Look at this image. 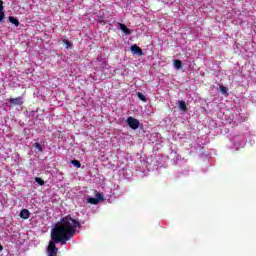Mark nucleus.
I'll list each match as a JSON object with an SVG mask.
<instances>
[{"mask_svg":"<svg viewBox=\"0 0 256 256\" xmlns=\"http://www.w3.org/2000/svg\"><path fill=\"white\" fill-rule=\"evenodd\" d=\"M126 122L130 129H133L134 131L139 129L140 122L137 120V118L130 116L127 118Z\"/></svg>","mask_w":256,"mask_h":256,"instance_id":"obj_2","label":"nucleus"},{"mask_svg":"<svg viewBox=\"0 0 256 256\" xmlns=\"http://www.w3.org/2000/svg\"><path fill=\"white\" fill-rule=\"evenodd\" d=\"M71 163L74 167H77V169H81V162H79V160H72Z\"/></svg>","mask_w":256,"mask_h":256,"instance_id":"obj_11","label":"nucleus"},{"mask_svg":"<svg viewBox=\"0 0 256 256\" xmlns=\"http://www.w3.org/2000/svg\"><path fill=\"white\" fill-rule=\"evenodd\" d=\"M98 23H99L100 25H105V24H106L105 20H103V16H100V17L98 18Z\"/></svg>","mask_w":256,"mask_h":256,"instance_id":"obj_17","label":"nucleus"},{"mask_svg":"<svg viewBox=\"0 0 256 256\" xmlns=\"http://www.w3.org/2000/svg\"><path fill=\"white\" fill-rule=\"evenodd\" d=\"M179 109H181V111H187V103H185V101H180Z\"/></svg>","mask_w":256,"mask_h":256,"instance_id":"obj_10","label":"nucleus"},{"mask_svg":"<svg viewBox=\"0 0 256 256\" xmlns=\"http://www.w3.org/2000/svg\"><path fill=\"white\" fill-rule=\"evenodd\" d=\"M34 147L40 152L43 151V148L41 147V144H39V142L34 143Z\"/></svg>","mask_w":256,"mask_h":256,"instance_id":"obj_16","label":"nucleus"},{"mask_svg":"<svg viewBox=\"0 0 256 256\" xmlns=\"http://www.w3.org/2000/svg\"><path fill=\"white\" fill-rule=\"evenodd\" d=\"M103 200V194L97 193L95 198H88L87 203H90L91 205H97V203Z\"/></svg>","mask_w":256,"mask_h":256,"instance_id":"obj_3","label":"nucleus"},{"mask_svg":"<svg viewBox=\"0 0 256 256\" xmlns=\"http://www.w3.org/2000/svg\"><path fill=\"white\" fill-rule=\"evenodd\" d=\"M3 9H5V7L3 6V0H0V11H3Z\"/></svg>","mask_w":256,"mask_h":256,"instance_id":"obj_19","label":"nucleus"},{"mask_svg":"<svg viewBox=\"0 0 256 256\" xmlns=\"http://www.w3.org/2000/svg\"><path fill=\"white\" fill-rule=\"evenodd\" d=\"M62 43H64V45H66V48L69 49V47H72L73 43L69 42V40L67 39H63Z\"/></svg>","mask_w":256,"mask_h":256,"instance_id":"obj_14","label":"nucleus"},{"mask_svg":"<svg viewBox=\"0 0 256 256\" xmlns=\"http://www.w3.org/2000/svg\"><path fill=\"white\" fill-rule=\"evenodd\" d=\"M10 23H12V25H15V27H19V20L13 16H10L9 18Z\"/></svg>","mask_w":256,"mask_h":256,"instance_id":"obj_8","label":"nucleus"},{"mask_svg":"<svg viewBox=\"0 0 256 256\" xmlns=\"http://www.w3.org/2000/svg\"><path fill=\"white\" fill-rule=\"evenodd\" d=\"M77 229H81V222L78 219L72 218L71 215L61 218L51 233V239L53 241L49 242L47 248L48 256H57L59 249H57L55 243L67 245V241H71L77 235Z\"/></svg>","mask_w":256,"mask_h":256,"instance_id":"obj_1","label":"nucleus"},{"mask_svg":"<svg viewBox=\"0 0 256 256\" xmlns=\"http://www.w3.org/2000/svg\"><path fill=\"white\" fill-rule=\"evenodd\" d=\"M174 67L177 70L181 69V67H183V62L179 59L174 60Z\"/></svg>","mask_w":256,"mask_h":256,"instance_id":"obj_9","label":"nucleus"},{"mask_svg":"<svg viewBox=\"0 0 256 256\" xmlns=\"http://www.w3.org/2000/svg\"><path fill=\"white\" fill-rule=\"evenodd\" d=\"M9 103H10V105H20L21 106L25 102L23 101V98L21 96H19L16 98H10Z\"/></svg>","mask_w":256,"mask_h":256,"instance_id":"obj_4","label":"nucleus"},{"mask_svg":"<svg viewBox=\"0 0 256 256\" xmlns=\"http://www.w3.org/2000/svg\"><path fill=\"white\" fill-rule=\"evenodd\" d=\"M36 183H38V185H40L41 187H43V185H45V181L39 177L35 178Z\"/></svg>","mask_w":256,"mask_h":256,"instance_id":"obj_13","label":"nucleus"},{"mask_svg":"<svg viewBox=\"0 0 256 256\" xmlns=\"http://www.w3.org/2000/svg\"><path fill=\"white\" fill-rule=\"evenodd\" d=\"M138 98L140 99V101H143L144 103L147 102V97H145V95H143V93L138 92Z\"/></svg>","mask_w":256,"mask_h":256,"instance_id":"obj_12","label":"nucleus"},{"mask_svg":"<svg viewBox=\"0 0 256 256\" xmlns=\"http://www.w3.org/2000/svg\"><path fill=\"white\" fill-rule=\"evenodd\" d=\"M120 29H121V31H123V33H125V35H131V33H133V31H131V29L127 28V26L125 24L120 23Z\"/></svg>","mask_w":256,"mask_h":256,"instance_id":"obj_7","label":"nucleus"},{"mask_svg":"<svg viewBox=\"0 0 256 256\" xmlns=\"http://www.w3.org/2000/svg\"><path fill=\"white\" fill-rule=\"evenodd\" d=\"M131 51H132V53H134V55H139V56L143 55V49H141L137 45L131 46Z\"/></svg>","mask_w":256,"mask_h":256,"instance_id":"obj_5","label":"nucleus"},{"mask_svg":"<svg viewBox=\"0 0 256 256\" xmlns=\"http://www.w3.org/2000/svg\"><path fill=\"white\" fill-rule=\"evenodd\" d=\"M20 217L21 219H29L31 217V212H29L27 209H22L20 211Z\"/></svg>","mask_w":256,"mask_h":256,"instance_id":"obj_6","label":"nucleus"},{"mask_svg":"<svg viewBox=\"0 0 256 256\" xmlns=\"http://www.w3.org/2000/svg\"><path fill=\"white\" fill-rule=\"evenodd\" d=\"M5 19V12L0 11V23Z\"/></svg>","mask_w":256,"mask_h":256,"instance_id":"obj_18","label":"nucleus"},{"mask_svg":"<svg viewBox=\"0 0 256 256\" xmlns=\"http://www.w3.org/2000/svg\"><path fill=\"white\" fill-rule=\"evenodd\" d=\"M0 251H3V245L0 244Z\"/></svg>","mask_w":256,"mask_h":256,"instance_id":"obj_20","label":"nucleus"},{"mask_svg":"<svg viewBox=\"0 0 256 256\" xmlns=\"http://www.w3.org/2000/svg\"><path fill=\"white\" fill-rule=\"evenodd\" d=\"M220 93H222V95H227V87L220 86Z\"/></svg>","mask_w":256,"mask_h":256,"instance_id":"obj_15","label":"nucleus"}]
</instances>
